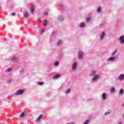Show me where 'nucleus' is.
Returning a JSON list of instances; mask_svg holds the SVG:
<instances>
[{
  "label": "nucleus",
  "mask_w": 124,
  "mask_h": 124,
  "mask_svg": "<svg viewBox=\"0 0 124 124\" xmlns=\"http://www.w3.org/2000/svg\"><path fill=\"white\" fill-rule=\"evenodd\" d=\"M57 45H62V41L59 40L57 42Z\"/></svg>",
  "instance_id": "obj_17"
},
{
  "label": "nucleus",
  "mask_w": 124,
  "mask_h": 124,
  "mask_svg": "<svg viewBox=\"0 0 124 124\" xmlns=\"http://www.w3.org/2000/svg\"><path fill=\"white\" fill-rule=\"evenodd\" d=\"M54 64V65H55V66H58V65H59V62L58 61H56Z\"/></svg>",
  "instance_id": "obj_19"
},
{
  "label": "nucleus",
  "mask_w": 124,
  "mask_h": 124,
  "mask_svg": "<svg viewBox=\"0 0 124 124\" xmlns=\"http://www.w3.org/2000/svg\"><path fill=\"white\" fill-rule=\"evenodd\" d=\"M70 92V89H68L66 93H69Z\"/></svg>",
  "instance_id": "obj_27"
},
{
  "label": "nucleus",
  "mask_w": 124,
  "mask_h": 124,
  "mask_svg": "<svg viewBox=\"0 0 124 124\" xmlns=\"http://www.w3.org/2000/svg\"><path fill=\"white\" fill-rule=\"evenodd\" d=\"M11 15V16H15V13H12Z\"/></svg>",
  "instance_id": "obj_32"
},
{
  "label": "nucleus",
  "mask_w": 124,
  "mask_h": 124,
  "mask_svg": "<svg viewBox=\"0 0 124 124\" xmlns=\"http://www.w3.org/2000/svg\"><path fill=\"white\" fill-rule=\"evenodd\" d=\"M119 40L121 41V43H124V36L122 35L119 38Z\"/></svg>",
  "instance_id": "obj_3"
},
{
  "label": "nucleus",
  "mask_w": 124,
  "mask_h": 124,
  "mask_svg": "<svg viewBox=\"0 0 124 124\" xmlns=\"http://www.w3.org/2000/svg\"><path fill=\"white\" fill-rule=\"evenodd\" d=\"M20 117H24V116H25V113H22L20 114Z\"/></svg>",
  "instance_id": "obj_26"
},
{
  "label": "nucleus",
  "mask_w": 124,
  "mask_h": 124,
  "mask_svg": "<svg viewBox=\"0 0 124 124\" xmlns=\"http://www.w3.org/2000/svg\"><path fill=\"white\" fill-rule=\"evenodd\" d=\"M31 14H33V11H34V7L32 6L30 9Z\"/></svg>",
  "instance_id": "obj_8"
},
{
  "label": "nucleus",
  "mask_w": 124,
  "mask_h": 124,
  "mask_svg": "<svg viewBox=\"0 0 124 124\" xmlns=\"http://www.w3.org/2000/svg\"><path fill=\"white\" fill-rule=\"evenodd\" d=\"M28 16H29V14H28V13H26L24 14V18H28Z\"/></svg>",
  "instance_id": "obj_13"
},
{
  "label": "nucleus",
  "mask_w": 124,
  "mask_h": 124,
  "mask_svg": "<svg viewBox=\"0 0 124 124\" xmlns=\"http://www.w3.org/2000/svg\"><path fill=\"white\" fill-rule=\"evenodd\" d=\"M44 31H45V29H43L41 31V34H42L43 32H44Z\"/></svg>",
  "instance_id": "obj_25"
},
{
  "label": "nucleus",
  "mask_w": 124,
  "mask_h": 124,
  "mask_svg": "<svg viewBox=\"0 0 124 124\" xmlns=\"http://www.w3.org/2000/svg\"><path fill=\"white\" fill-rule=\"evenodd\" d=\"M60 77V75H56L54 76V78H57Z\"/></svg>",
  "instance_id": "obj_20"
},
{
  "label": "nucleus",
  "mask_w": 124,
  "mask_h": 124,
  "mask_svg": "<svg viewBox=\"0 0 124 124\" xmlns=\"http://www.w3.org/2000/svg\"><path fill=\"white\" fill-rule=\"evenodd\" d=\"M116 53H117V50H115L114 52H112V56H114V55H115Z\"/></svg>",
  "instance_id": "obj_24"
},
{
  "label": "nucleus",
  "mask_w": 124,
  "mask_h": 124,
  "mask_svg": "<svg viewBox=\"0 0 124 124\" xmlns=\"http://www.w3.org/2000/svg\"><path fill=\"white\" fill-rule=\"evenodd\" d=\"M44 15H46L47 16V15H48V12H45Z\"/></svg>",
  "instance_id": "obj_29"
},
{
  "label": "nucleus",
  "mask_w": 124,
  "mask_h": 124,
  "mask_svg": "<svg viewBox=\"0 0 124 124\" xmlns=\"http://www.w3.org/2000/svg\"><path fill=\"white\" fill-rule=\"evenodd\" d=\"M1 8V7L0 6V10Z\"/></svg>",
  "instance_id": "obj_35"
},
{
  "label": "nucleus",
  "mask_w": 124,
  "mask_h": 124,
  "mask_svg": "<svg viewBox=\"0 0 124 124\" xmlns=\"http://www.w3.org/2000/svg\"><path fill=\"white\" fill-rule=\"evenodd\" d=\"M83 52L82 51H79L78 53V58L79 59H82L83 58Z\"/></svg>",
  "instance_id": "obj_2"
},
{
  "label": "nucleus",
  "mask_w": 124,
  "mask_h": 124,
  "mask_svg": "<svg viewBox=\"0 0 124 124\" xmlns=\"http://www.w3.org/2000/svg\"><path fill=\"white\" fill-rule=\"evenodd\" d=\"M24 92V90L20 89L15 94L16 95H20V94H23Z\"/></svg>",
  "instance_id": "obj_1"
},
{
  "label": "nucleus",
  "mask_w": 124,
  "mask_h": 124,
  "mask_svg": "<svg viewBox=\"0 0 124 124\" xmlns=\"http://www.w3.org/2000/svg\"><path fill=\"white\" fill-rule=\"evenodd\" d=\"M67 124H74V123H71V124H70V123H67Z\"/></svg>",
  "instance_id": "obj_33"
},
{
  "label": "nucleus",
  "mask_w": 124,
  "mask_h": 124,
  "mask_svg": "<svg viewBox=\"0 0 124 124\" xmlns=\"http://www.w3.org/2000/svg\"><path fill=\"white\" fill-rule=\"evenodd\" d=\"M119 124H122V123L121 122H119Z\"/></svg>",
  "instance_id": "obj_34"
},
{
  "label": "nucleus",
  "mask_w": 124,
  "mask_h": 124,
  "mask_svg": "<svg viewBox=\"0 0 124 124\" xmlns=\"http://www.w3.org/2000/svg\"><path fill=\"white\" fill-rule=\"evenodd\" d=\"M110 112L109 111H108L107 112L105 113V115L106 116L107 115H108V114H109Z\"/></svg>",
  "instance_id": "obj_31"
},
{
  "label": "nucleus",
  "mask_w": 124,
  "mask_h": 124,
  "mask_svg": "<svg viewBox=\"0 0 124 124\" xmlns=\"http://www.w3.org/2000/svg\"><path fill=\"white\" fill-rule=\"evenodd\" d=\"M118 79L119 80H121V81L123 80L124 79V74L120 75L118 77Z\"/></svg>",
  "instance_id": "obj_4"
},
{
  "label": "nucleus",
  "mask_w": 124,
  "mask_h": 124,
  "mask_svg": "<svg viewBox=\"0 0 124 124\" xmlns=\"http://www.w3.org/2000/svg\"><path fill=\"white\" fill-rule=\"evenodd\" d=\"M91 21V17H88L86 18V22H90Z\"/></svg>",
  "instance_id": "obj_18"
},
{
  "label": "nucleus",
  "mask_w": 124,
  "mask_h": 124,
  "mask_svg": "<svg viewBox=\"0 0 124 124\" xmlns=\"http://www.w3.org/2000/svg\"><path fill=\"white\" fill-rule=\"evenodd\" d=\"M11 70H12V68H9V69H8L7 70V71L9 72V71H10Z\"/></svg>",
  "instance_id": "obj_28"
},
{
  "label": "nucleus",
  "mask_w": 124,
  "mask_h": 124,
  "mask_svg": "<svg viewBox=\"0 0 124 124\" xmlns=\"http://www.w3.org/2000/svg\"><path fill=\"white\" fill-rule=\"evenodd\" d=\"M59 21H62V20H63V17L62 16H60L59 17Z\"/></svg>",
  "instance_id": "obj_15"
},
{
  "label": "nucleus",
  "mask_w": 124,
  "mask_h": 124,
  "mask_svg": "<svg viewBox=\"0 0 124 124\" xmlns=\"http://www.w3.org/2000/svg\"><path fill=\"white\" fill-rule=\"evenodd\" d=\"M100 11H101V7L98 8L97 9V12H100Z\"/></svg>",
  "instance_id": "obj_22"
},
{
  "label": "nucleus",
  "mask_w": 124,
  "mask_h": 124,
  "mask_svg": "<svg viewBox=\"0 0 124 124\" xmlns=\"http://www.w3.org/2000/svg\"><path fill=\"white\" fill-rule=\"evenodd\" d=\"M124 93V90L123 89H121L119 91V93H120V94H122V93Z\"/></svg>",
  "instance_id": "obj_23"
},
{
  "label": "nucleus",
  "mask_w": 124,
  "mask_h": 124,
  "mask_svg": "<svg viewBox=\"0 0 124 124\" xmlns=\"http://www.w3.org/2000/svg\"><path fill=\"white\" fill-rule=\"evenodd\" d=\"M99 78V77H98V75H95L93 77V81H97V79Z\"/></svg>",
  "instance_id": "obj_5"
},
{
  "label": "nucleus",
  "mask_w": 124,
  "mask_h": 124,
  "mask_svg": "<svg viewBox=\"0 0 124 124\" xmlns=\"http://www.w3.org/2000/svg\"><path fill=\"white\" fill-rule=\"evenodd\" d=\"M102 97L103 100H105V99H106V93H104L102 94Z\"/></svg>",
  "instance_id": "obj_7"
},
{
  "label": "nucleus",
  "mask_w": 124,
  "mask_h": 124,
  "mask_svg": "<svg viewBox=\"0 0 124 124\" xmlns=\"http://www.w3.org/2000/svg\"><path fill=\"white\" fill-rule=\"evenodd\" d=\"M105 35V33L104 32H103L100 36V38L102 40H103V37H104Z\"/></svg>",
  "instance_id": "obj_9"
},
{
  "label": "nucleus",
  "mask_w": 124,
  "mask_h": 124,
  "mask_svg": "<svg viewBox=\"0 0 124 124\" xmlns=\"http://www.w3.org/2000/svg\"><path fill=\"white\" fill-rule=\"evenodd\" d=\"M43 84V82H39V85H40V86L42 85Z\"/></svg>",
  "instance_id": "obj_30"
},
{
  "label": "nucleus",
  "mask_w": 124,
  "mask_h": 124,
  "mask_svg": "<svg viewBox=\"0 0 124 124\" xmlns=\"http://www.w3.org/2000/svg\"><path fill=\"white\" fill-rule=\"evenodd\" d=\"M115 59V57H110L109 59H108V61H114V60Z\"/></svg>",
  "instance_id": "obj_14"
},
{
  "label": "nucleus",
  "mask_w": 124,
  "mask_h": 124,
  "mask_svg": "<svg viewBox=\"0 0 124 124\" xmlns=\"http://www.w3.org/2000/svg\"><path fill=\"white\" fill-rule=\"evenodd\" d=\"M77 66V63L76 62H74L72 66V69L73 70H74L76 69V67Z\"/></svg>",
  "instance_id": "obj_6"
},
{
  "label": "nucleus",
  "mask_w": 124,
  "mask_h": 124,
  "mask_svg": "<svg viewBox=\"0 0 124 124\" xmlns=\"http://www.w3.org/2000/svg\"><path fill=\"white\" fill-rule=\"evenodd\" d=\"M80 27H85V23H80Z\"/></svg>",
  "instance_id": "obj_21"
},
{
  "label": "nucleus",
  "mask_w": 124,
  "mask_h": 124,
  "mask_svg": "<svg viewBox=\"0 0 124 124\" xmlns=\"http://www.w3.org/2000/svg\"><path fill=\"white\" fill-rule=\"evenodd\" d=\"M45 24H44V27H46L47 26V24L48 21L46 20H44Z\"/></svg>",
  "instance_id": "obj_12"
},
{
  "label": "nucleus",
  "mask_w": 124,
  "mask_h": 124,
  "mask_svg": "<svg viewBox=\"0 0 124 124\" xmlns=\"http://www.w3.org/2000/svg\"><path fill=\"white\" fill-rule=\"evenodd\" d=\"M95 71H92L90 73V76H93V75H95Z\"/></svg>",
  "instance_id": "obj_10"
},
{
  "label": "nucleus",
  "mask_w": 124,
  "mask_h": 124,
  "mask_svg": "<svg viewBox=\"0 0 124 124\" xmlns=\"http://www.w3.org/2000/svg\"><path fill=\"white\" fill-rule=\"evenodd\" d=\"M43 117V115H42V114L40 115V116L38 118L37 121L38 122L40 121V119H41V118H42Z\"/></svg>",
  "instance_id": "obj_11"
},
{
  "label": "nucleus",
  "mask_w": 124,
  "mask_h": 124,
  "mask_svg": "<svg viewBox=\"0 0 124 124\" xmlns=\"http://www.w3.org/2000/svg\"><path fill=\"white\" fill-rule=\"evenodd\" d=\"M114 91H115V88L112 87L110 88V93H113V92H114Z\"/></svg>",
  "instance_id": "obj_16"
}]
</instances>
